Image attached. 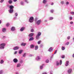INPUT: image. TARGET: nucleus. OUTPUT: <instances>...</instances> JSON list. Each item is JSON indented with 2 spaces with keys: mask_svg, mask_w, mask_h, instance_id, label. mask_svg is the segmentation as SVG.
I'll use <instances>...</instances> for the list:
<instances>
[{
  "mask_svg": "<svg viewBox=\"0 0 74 74\" xmlns=\"http://www.w3.org/2000/svg\"><path fill=\"white\" fill-rule=\"evenodd\" d=\"M35 23L36 25H40L41 23V20H39L37 21V18H36L35 19Z\"/></svg>",
  "mask_w": 74,
  "mask_h": 74,
  "instance_id": "f257e3e1",
  "label": "nucleus"
},
{
  "mask_svg": "<svg viewBox=\"0 0 74 74\" xmlns=\"http://www.w3.org/2000/svg\"><path fill=\"white\" fill-rule=\"evenodd\" d=\"M5 46V44L4 43H2L0 44V49H4V47Z\"/></svg>",
  "mask_w": 74,
  "mask_h": 74,
  "instance_id": "f03ea898",
  "label": "nucleus"
},
{
  "mask_svg": "<svg viewBox=\"0 0 74 74\" xmlns=\"http://www.w3.org/2000/svg\"><path fill=\"white\" fill-rule=\"evenodd\" d=\"M29 22L30 23H33L34 22V17L33 16L30 17L29 19Z\"/></svg>",
  "mask_w": 74,
  "mask_h": 74,
  "instance_id": "7ed1b4c3",
  "label": "nucleus"
},
{
  "mask_svg": "<svg viewBox=\"0 0 74 74\" xmlns=\"http://www.w3.org/2000/svg\"><path fill=\"white\" fill-rule=\"evenodd\" d=\"M62 64V60H60V63L59 61H57L56 62V66H59V65H61Z\"/></svg>",
  "mask_w": 74,
  "mask_h": 74,
  "instance_id": "20e7f679",
  "label": "nucleus"
},
{
  "mask_svg": "<svg viewBox=\"0 0 74 74\" xmlns=\"http://www.w3.org/2000/svg\"><path fill=\"white\" fill-rule=\"evenodd\" d=\"M72 69H69L67 71V73L68 74H71L72 71Z\"/></svg>",
  "mask_w": 74,
  "mask_h": 74,
  "instance_id": "39448f33",
  "label": "nucleus"
},
{
  "mask_svg": "<svg viewBox=\"0 0 74 74\" xmlns=\"http://www.w3.org/2000/svg\"><path fill=\"white\" fill-rule=\"evenodd\" d=\"M37 61H39L40 59H41V58H40V56H37L35 59Z\"/></svg>",
  "mask_w": 74,
  "mask_h": 74,
  "instance_id": "423d86ee",
  "label": "nucleus"
},
{
  "mask_svg": "<svg viewBox=\"0 0 74 74\" xmlns=\"http://www.w3.org/2000/svg\"><path fill=\"white\" fill-rule=\"evenodd\" d=\"M34 34L33 33H31L28 36L29 37H32L33 36Z\"/></svg>",
  "mask_w": 74,
  "mask_h": 74,
  "instance_id": "0eeeda50",
  "label": "nucleus"
},
{
  "mask_svg": "<svg viewBox=\"0 0 74 74\" xmlns=\"http://www.w3.org/2000/svg\"><path fill=\"white\" fill-rule=\"evenodd\" d=\"M13 61L14 62V63H16L18 62V59H17L15 58L13 59Z\"/></svg>",
  "mask_w": 74,
  "mask_h": 74,
  "instance_id": "6e6552de",
  "label": "nucleus"
},
{
  "mask_svg": "<svg viewBox=\"0 0 74 74\" xmlns=\"http://www.w3.org/2000/svg\"><path fill=\"white\" fill-rule=\"evenodd\" d=\"M26 45V43L25 42H22L21 44V46H23V47H25Z\"/></svg>",
  "mask_w": 74,
  "mask_h": 74,
  "instance_id": "1a4fd4ad",
  "label": "nucleus"
},
{
  "mask_svg": "<svg viewBox=\"0 0 74 74\" xmlns=\"http://www.w3.org/2000/svg\"><path fill=\"white\" fill-rule=\"evenodd\" d=\"M11 30L12 32L15 30V27H12L11 29Z\"/></svg>",
  "mask_w": 74,
  "mask_h": 74,
  "instance_id": "9d476101",
  "label": "nucleus"
},
{
  "mask_svg": "<svg viewBox=\"0 0 74 74\" xmlns=\"http://www.w3.org/2000/svg\"><path fill=\"white\" fill-rule=\"evenodd\" d=\"M13 49L14 50H18V49H19V47L16 46L14 47Z\"/></svg>",
  "mask_w": 74,
  "mask_h": 74,
  "instance_id": "9b49d317",
  "label": "nucleus"
},
{
  "mask_svg": "<svg viewBox=\"0 0 74 74\" xmlns=\"http://www.w3.org/2000/svg\"><path fill=\"white\" fill-rule=\"evenodd\" d=\"M2 32L3 33H5L6 32V29L5 28H3L2 29Z\"/></svg>",
  "mask_w": 74,
  "mask_h": 74,
  "instance_id": "f8f14e48",
  "label": "nucleus"
},
{
  "mask_svg": "<svg viewBox=\"0 0 74 74\" xmlns=\"http://www.w3.org/2000/svg\"><path fill=\"white\" fill-rule=\"evenodd\" d=\"M9 12L10 14H12L14 12V10L13 9H10L9 10Z\"/></svg>",
  "mask_w": 74,
  "mask_h": 74,
  "instance_id": "ddd939ff",
  "label": "nucleus"
},
{
  "mask_svg": "<svg viewBox=\"0 0 74 74\" xmlns=\"http://www.w3.org/2000/svg\"><path fill=\"white\" fill-rule=\"evenodd\" d=\"M69 61H66V63L65 64V65L66 67H67V66H69Z\"/></svg>",
  "mask_w": 74,
  "mask_h": 74,
  "instance_id": "4468645a",
  "label": "nucleus"
},
{
  "mask_svg": "<svg viewBox=\"0 0 74 74\" xmlns=\"http://www.w3.org/2000/svg\"><path fill=\"white\" fill-rule=\"evenodd\" d=\"M25 29V28L24 27H21L20 29L21 32H23L24 30Z\"/></svg>",
  "mask_w": 74,
  "mask_h": 74,
  "instance_id": "2eb2a0df",
  "label": "nucleus"
},
{
  "mask_svg": "<svg viewBox=\"0 0 74 74\" xmlns=\"http://www.w3.org/2000/svg\"><path fill=\"white\" fill-rule=\"evenodd\" d=\"M14 8V7L13 5H11L10 6L9 8L10 10H13V9Z\"/></svg>",
  "mask_w": 74,
  "mask_h": 74,
  "instance_id": "dca6fc26",
  "label": "nucleus"
},
{
  "mask_svg": "<svg viewBox=\"0 0 74 74\" xmlns=\"http://www.w3.org/2000/svg\"><path fill=\"white\" fill-rule=\"evenodd\" d=\"M21 63H18L16 66V67H21Z\"/></svg>",
  "mask_w": 74,
  "mask_h": 74,
  "instance_id": "f3484780",
  "label": "nucleus"
},
{
  "mask_svg": "<svg viewBox=\"0 0 74 74\" xmlns=\"http://www.w3.org/2000/svg\"><path fill=\"white\" fill-rule=\"evenodd\" d=\"M35 47V46L34 45L32 44L30 46V47L31 48H34Z\"/></svg>",
  "mask_w": 74,
  "mask_h": 74,
  "instance_id": "a211bd4d",
  "label": "nucleus"
},
{
  "mask_svg": "<svg viewBox=\"0 0 74 74\" xmlns=\"http://www.w3.org/2000/svg\"><path fill=\"white\" fill-rule=\"evenodd\" d=\"M52 47H51L48 50L49 52H52Z\"/></svg>",
  "mask_w": 74,
  "mask_h": 74,
  "instance_id": "6ab92c4d",
  "label": "nucleus"
},
{
  "mask_svg": "<svg viewBox=\"0 0 74 74\" xmlns=\"http://www.w3.org/2000/svg\"><path fill=\"white\" fill-rule=\"evenodd\" d=\"M20 4L21 5H24L25 4H24V2L23 1H21L20 2Z\"/></svg>",
  "mask_w": 74,
  "mask_h": 74,
  "instance_id": "aec40b11",
  "label": "nucleus"
},
{
  "mask_svg": "<svg viewBox=\"0 0 74 74\" xmlns=\"http://www.w3.org/2000/svg\"><path fill=\"white\" fill-rule=\"evenodd\" d=\"M8 3L9 4H12V1L11 0H10L8 1Z\"/></svg>",
  "mask_w": 74,
  "mask_h": 74,
  "instance_id": "412c9836",
  "label": "nucleus"
},
{
  "mask_svg": "<svg viewBox=\"0 0 74 74\" xmlns=\"http://www.w3.org/2000/svg\"><path fill=\"white\" fill-rule=\"evenodd\" d=\"M34 40V38L33 37H31L29 39V41H33Z\"/></svg>",
  "mask_w": 74,
  "mask_h": 74,
  "instance_id": "4be33fe9",
  "label": "nucleus"
},
{
  "mask_svg": "<svg viewBox=\"0 0 74 74\" xmlns=\"http://www.w3.org/2000/svg\"><path fill=\"white\" fill-rule=\"evenodd\" d=\"M47 2V0H43V4H46Z\"/></svg>",
  "mask_w": 74,
  "mask_h": 74,
  "instance_id": "5701e85b",
  "label": "nucleus"
},
{
  "mask_svg": "<svg viewBox=\"0 0 74 74\" xmlns=\"http://www.w3.org/2000/svg\"><path fill=\"white\" fill-rule=\"evenodd\" d=\"M23 52V50H20L18 52V53L19 54H21Z\"/></svg>",
  "mask_w": 74,
  "mask_h": 74,
  "instance_id": "b1692460",
  "label": "nucleus"
},
{
  "mask_svg": "<svg viewBox=\"0 0 74 74\" xmlns=\"http://www.w3.org/2000/svg\"><path fill=\"white\" fill-rule=\"evenodd\" d=\"M45 65L44 64H42V65L40 67V69H42V68H43V66Z\"/></svg>",
  "mask_w": 74,
  "mask_h": 74,
  "instance_id": "393cba45",
  "label": "nucleus"
},
{
  "mask_svg": "<svg viewBox=\"0 0 74 74\" xmlns=\"http://www.w3.org/2000/svg\"><path fill=\"white\" fill-rule=\"evenodd\" d=\"M41 34V33L40 32H38V34L37 35V36H40Z\"/></svg>",
  "mask_w": 74,
  "mask_h": 74,
  "instance_id": "a878e982",
  "label": "nucleus"
},
{
  "mask_svg": "<svg viewBox=\"0 0 74 74\" xmlns=\"http://www.w3.org/2000/svg\"><path fill=\"white\" fill-rule=\"evenodd\" d=\"M36 38L37 40H39V39L40 38V36L36 35Z\"/></svg>",
  "mask_w": 74,
  "mask_h": 74,
  "instance_id": "bb28decb",
  "label": "nucleus"
},
{
  "mask_svg": "<svg viewBox=\"0 0 74 74\" xmlns=\"http://www.w3.org/2000/svg\"><path fill=\"white\" fill-rule=\"evenodd\" d=\"M38 46H35V50H37L38 49Z\"/></svg>",
  "mask_w": 74,
  "mask_h": 74,
  "instance_id": "cd10ccee",
  "label": "nucleus"
},
{
  "mask_svg": "<svg viewBox=\"0 0 74 74\" xmlns=\"http://www.w3.org/2000/svg\"><path fill=\"white\" fill-rule=\"evenodd\" d=\"M4 63V61L3 60H1V61L0 62V63L1 64H3Z\"/></svg>",
  "mask_w": 74,
  "mask_h": 74,
  "instance_id": "c85d7f7f",
  "label": "nucleus"
},
{
  "mask_svg": "<svg viewBox=\"0 0 74 74\" xmlns=\"http://www.w3.org/2000/svg\"><path fill=\"white\" fill-rule=\"evenodd\" d=\"M61 49L62 51H64L65 49V47H64L62 46L61 48Z\"/></svg>",
  "mask_w": 74,
  "mask_h": 74,
  "instance_id": "c756f323",
  "label": "nucleus"
},
{
  "mask_svg": "<svg viewBox=\"0 0 74 74\" xmlns=\"http://www.w3.org/2000/svg\"><path fill=\"white\" fill-rule=\"evenodd\" d=\"M18 13H15L14 14V16H15L17 17V16H18Z\"/></svg>",
  "mask_w": 74,
  "mask_h": 74,
  "instance_id": "7c9ffc66",
  "label": "nucleus"
},
{
  "mask_svg": "<svg viewBox=\"0 0 74 74\" xmlns=\"http://www.w3.org/2000/svg\"><path fill=\"white\" fill-rule=\"evenodd\" d=\"M23 62V60H21L19 62L20 63H21V64H22Z\"/></svg>",
  "mask_w": 74,
  "mask_h": 74,
  "instance_id": "2f4dec72",
  "label": "nucleus"
},
{
  "mask_svg": "<svg viewBox=\"0 0 74 74\" xmlns=\"http://www.w3.org/2000/svg\"><path fill=\"white\" fill-rule=\"evenodd\" d=\"M26 53H24L23 55V57H25L26 56Z\"/></svg>",
  "mask_w": 74,
  "mask_h": 74,
  "instance_id": "473e14b6",
  "label": "nucleus"
},
{
  "mask_svg": "<svg viewBox=\"0 0 74 74\" xmlns=\"http://www.w3.org/2000/svg\"><path fill=\"white\" fill-rule=\"evenodd\" d=\"M24 1L25 2V3H27V4H28V3H29V2L28 1H27V0H25Z\"/></svg>",
  "mask_w": 74,
  "mask_h": 74,
  "instance_id": "72a5a7b5",
  "label": "nucleus"
},
{
  "mask_svg": "<svg viewBox=\"0 0 74 74\" xmlns=\"http://www.w3.org/2000/svg\"><path fill=\"white\" fill-rule=\"evenodd\" d=\"M13 19L14 20H16L17 19V17L15 16L14 17Z\"/></svg>",
  "mask_w": 74,
  "mask_h": 74,
  "instance_id": "f704fd0d",
  "label": "nucleus"
},
{
  "mask_svg": "<svg viewBox=\"0 0 74 74\" xmlns=\"http://www.w3.org/2000/svg\"><path fill=\"white\" fill-rule=\"evenodd\" d=\"M45 62L47 63H49V60H46V61H45Z\"/></svg>",
  "mask_w": 74,
  "mask_h": 74,
  "instance_id": "c9c22d12",
  "label": "nucleus"
},
{
  "mask_svg": "<svg viewBox=\"0 0 74 74\" xmlns=\"http://www.w3.org/2000/svg\"><path fill=\"white\" fill-rule=\"evenodd\" d=\"M53 55H54V54H53L52 56L50 57V59H52L53 58Z\"/></svg>",
  "mask_w": 74,
  "mask_h": 74,
  "instance_id": "e433bc0d",
  "label": "nucleus"
},
{
  "mask_svg": "<svg viewBox=\"0 0 74 74\" xmlns=\"http://www.w3.org/2000/svg\"><path fill=\"white\" fill-rule=\"evenodd\" d=\"M53 19V17H50L49 18V20H52Z\"/></svg>",
  "mask_w": 74,
  "mask_h": 74,
  "instance_id": "4c0bfd02",
  "label": "nucleus"
},
{
  "mask_svg": "<svg viewBox=\"0 0 74 74\" xmlns=\"http://www.w3.org/2000/svg\"><path fill=\"white\" fill-rule=\"evenodd\" d=\"M10 25V23H8L6 24V26L7 27H8V26Z\"/></svg>",
  "mask_w": 74,
  "mask_h": 74,
  "instance_id": "58836bf2",
  "label": "nucleus"
},
{
  "mask_svg": "<svg viewBox=\"0 0 74 74\" xmlns=\"http://www.w3.org/2000/svg\"><path fill=\"white\" fill-rule=\"evenodd\" d=\"M69 42H66V43L65 44V45H69Z\"/></svg>",
  "mask_w": 74,
  "mask_h": 74,
  "instance_id": "ea45409f",
  "label": "nucleus"
},
{
  "mask_svg": "<svg viewBox=\"0 0 74 74\" xmlns=\"http://www.w3.org/2000/svg\"><path fill=\"white\" fill-rule=\"evenodd\" d=\"M70 13L72 14V15H74V12H70Z\"/></svg>",
  "mask_w": 74,
  "mask_h": 74,
  "instance_id": "a19ab883",
  "label": "nucleus"
},
{
  "mask_svg": "<svg viewBox=\"0 0 74 74\" xmlns=\"http://www.w3.org/2000/svg\"><path fill=\"white\" fill-rule=\"evenodd\" d=\"M41 40L39 41L38 42V44H41Z\"/></svg>",
  "mask_w": 74,
  "mask_h": 74,
  "instance_id": "79ce46f5",
  "label": "nucleus"
},
{
  "mask_svg": "<svg viewBox=\"0 0 74 74\" xmlns=\"http://www.w3.org/2000/svg\"><path fill=\"white\" fill-rule=\"evenodd\" d=\"M57 50H55L54 54H54H54H56V53H57Z\"/></svg>",
  "mask_w": 74,
  "mask_h": 74,
  "instance_id": "37998d69",
  "label": "nucleus"
},
{
  "mask_svg": "<svg viewBox=\"0 0 74 74\" xmlns=\"http://www.w3.org/2000/svg\"><path fill=\"white\" fill-rule=\"evenodd\" d=\"M62 4L63 5L64 3V1H62L61 2Z\"/></svg>",
  "mask_w": 74,
  "mask_h": 74,
  "instance_id": "c03bdc74",
  "label": "nucleus"
},
{
  "mask_svg": "<svg viewBox=\"0 0 74 74\" xmlns=\"http://www.w3.org/2000/svg\"><path fill=\"white\" fill-rule=\"evenodd\" d=\"M34 55L33 54H30L29 55V56L30 57H32V56H34Z\"/></svg>",
  "mask_w": 74,
  "mask_h": 74,
  "instance_id": "a18cd8bd",
  "label": "nucleus"
},
{
  "mask_svg": "<svg viewBox=\"0 0 74 74\" xmlns=\"http://www.w3.org/2000/svg\"><path fill=\"white\" fill-rule=\"evenodd\" d=\"M3 74V70L0 71V74Z\"/></svg>",
  "mask_w": 74,
  "mask_h": 74,
  "instance_id": "49530a36",
  "label": "nucleus"
},
{
  "mask_svg": "<svg viewBox=\"0 0 74 74\" xmlns=\"http://www.w3.org/2000/svg\"><path fill=\"white\" fill-rule=\"evenodd\" d=\"M43 46H44V45L42 44L41 45H40V48H42V47H43Z\"/></svg>",
  "mask_w": 74,
  "mask_h": 74,
  "instance_id": "de8ad7c7",
  "label": "nucleus"
},
{
  "mask_svg": "<svg viewBox=\"0 0 74 74\" xmlns=\"http://www.w3.org/2000/svg\"><path fill=\"white\" fill-rule=\"evenodd\" d=\"M73 19V17L71 16H70L69 17V19L70 20H72V19Z\"/></svg>",
  "mask_w": 74,
  "mask_h": 74,
  "instance_id": "09e8293b",
  "label": "nucleus"
},
{
  "mask_svg": "<svg viewBox=\"0 0 74 74\" xmlns=\"http://www.w3.org/2000/svg\"><path fill=\"white\" fill-rule=\"evenodd\" d=\"M69 2H66V5H69Z\"/></svg>",
  "mask_w": 74,
  "mask_h": 74,
  "instance_id": "8fccbe9b",
  "label": "nucleus"
},
{
  "mask_svg": "<svg viewBox=\"0 0 74 74\" xmlns=\"http://www.w3.org/2000/svg\"><path fill=\"white\" fill-rule=\"evenodd\" d=\"M70 36H69L67 37V39L68 40H70Z\"/></svg>",
  "mask_w": 74,
  "mask_h": 74,
  "instance_id": "3c124183",
  "label": "nucleus"
},
{
  "mask_svg": "<svg viewBox=\"0 0 74 74\" xmlns=\"http://www.w3.org/2000/svg\"><path fill=\"white\" fill-rule=\"evenodd\" d=\"M4 0H1L0 2L3 3V2H4Z\"/></svg>",
  "mask_w": 74,
  "mask_h": 74,
  "instance_id": "603ef678",
  "label": "nucleus"
},
{
  "mask_svg": "<svg viewBox=\"0 0 74 74\" xmlns=\"http://www.w3.org/2000/svg\"><path fill=\"white\" fill-rule=\"evenodd\" d=\"M31 32H34V30H33V29H32L31 30Z\"/></svg>",
  "mask_w": 74,
  "mask_h": 74,
  "instance_id": "864d4df0",
  "label": "nucleus"
},
{
  "mask_svg": "<svg viewBox=\"0 0 74 74\" xmlns=\"http://www.w3.org/2000/svg\"><path fill=\"white\" fill-rule=\"evenodd\" d=\"M53 10H51V12L52 13H53Z\"/></svg>",
  "mask_w": 74,
  "mask_h": 74,
  "instance_id": "5fc2aeb1",
  "label": "nucleus"
},
{
  "mask_svg": "<svg viewBox=\"0 0 74 74\" xmlns=\"http://www.w3.org/2000/svg\"><path fill=\"white\" fill-rule=\"evenodd\" d=\"M62 58H64V55H62Z\"/></svg>",
  "mask_w": 74,
  "mask_h": 74,
  "instance_id": "6e6d98bb",
  "label": "nucleus"
},
{
  "mask_svg": "<svg viewBox=\"0 0 74 74\" xmlns=\"http://www.w3.org/2000/svg\"><path fill=\"white\" fill-rule=\"evenodd\" d=\"M52 71H50V74H53Z\"/></svg>",
  "mask_w": 74,
  "mask_h": 74,
  "instance_id": "4d7b16f0",
  "label": "nucleus"
},
{
  "mask_svg": "<svg viewBox=\"0 0 74 74\" xmlns=\"http://www.w3.org/2000/svg\"><path fill=\"white\" fill-rule=\"evenodd\" d=\"M17 53V51H15L14 52V54L16 55Z\"/></svg>",
  "mask_w": 74,
  "mask_h": 74,
  "instance_id": "13d9d810",
  "label": "nucleus"
},
{
  "mask_svg": "<svg viewBox=\"0 0 74 74\" xmlns=\"http://www.w3.org/2000/svg\"><path fill=\"white\" fill-rule=\"evenodd\" d=\"M70 24H73V21H71L70 22Z\"/></svg>",
  "mask_w": 74,
  "mask_h": 74,
  "instance_id": "bf43d9fd",
  "label": "nucleus"
},
{
  "mask_svg": "<svg viewBox=\"0 0 74 74\" xmlns=\"http://www.w3.org/2000/svg\"><path fill=\"white\" fill-rule=\"evenodd\" d=\"M42 74H47V73L46 72H44Z\"/></svg>",
  "mask_w": 74,
  "mask_h": 74,
  "instance_id": "052dcab7",
  "label": "nucleus"
},
{
  "mask_svg": "<svg viewBox=\"0 0 74 74\" xmlns=\"http://www.w3.org/2000/svg\"><path fill=\"white\" fill-rule=\"evenodd\" d=\"M10 5H7V7H9L10 8Z\"/></svg>",
  "mask_w": 74,
  "mask_h": 74,
  "instance_id": "680f3d73",
  "label": "nucleus"
},
{
  "mask_svg": "<svg viewBox=\"0 0 74 74\" xmlns=\"http://www.w3.org/2000/svg\"><path fill=\"white\" fill-rule=\"evenodd\" d=\"M14 2H16V1H17V0H13Z\"/></svg>",
  "mask_w": 74,
  "mask_h": 74,
  "instance_id": "e2e57ef3",
  "label": "nucleus"
},
{
  "mask_svg": "<svg viewBox=\"0 0 74 74\" xmlns=\"http://www.w3.org/2000/svg\"><path fill=\"white\" fill-rule=\"evenodd\" d=\"M51 5H53V3H51Z\"/></svg>",
  "mask_w": 74,
  "mask_h": 74,
  "instance_id": "0e129e2a",
  "label": "nucleus"
},
{
  "mask_svg": "<svg viewBox=\"0 0 74 74\" xmlns=\"http://www.w3.org/2000/svg\"><path fill=\"white\" fill-rule=\"evenodd\" d=\"M72 57L73 58H74V53Z\"/></svg>",
  "mask_w": 74,
  "mask_h": 74,
  "instance_id": "69168bd1",
  "label": "nucleus"
},
{
  "mask_svg": "<svg viewBox=\"0 0 74 74\" xmlns=\"http://www.w3.org/2000/svg\"><path fill=\"white\" fill-rule=\"evenodd\" d=\"M16 74H19V73H18V72H16Z\"/></svg>",
  "mask_w": 74,
  "mask_h": 74,
  "instance_id": "338daca9",
  "label": "nucleus"
},
{
  "mask_svg": "<svg viewBox=\"0 0 74 74\" xmlns=\"http://www.w3.org/2000/svg\"><path fill=\"white\" fill-rule=\"evenodd\" d=\"M45 6L46 7H48V5H46Z\"/></svg>",
  "mask_w": 74,
  "mask_h": 74,
  "instance_id": "774afa93",
  "label": "nucleus"
}]
</instances>
